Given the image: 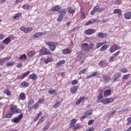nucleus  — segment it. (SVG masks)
Here are the masks:
<instances>
[{"label":"nucleus","instance_id":"obj_52","mask_svg":"<svg viewBox=\"0 0 131 131\" xmlns=\"http://www.w3.org/2000/svg\"><path fill=\"white\" fill-rule=\"evenodd\" d=\"M122 1L121 0H116L115 1V5L117 6H118V5H120Z\"/></svg>","mask_w":131,"mask_h":131},{"label":"nucleus","instance_id":"obj_51","mask_svg":"<svg viewBox=\"0 0 131 131\" xmlns=\"http://www.w3.org/2000/svg\"><path fill=\"white\" fill-rule=\"evenodd\" d=\"M81 19H85V13L83 11H82L81 12Z\"/></svg>","mask_w":131,"mask_h":131},{"label":"nucleus","instance_id":"obj_63","mask_svg":"<svg viewBox=\"0 0 131 131\" xmlns=\"http://www.w3.org/2000/svg\"><path fill=\"white\" fill-rule=\"evenodd\" d=\"M49 128H50V126H49V125L46 126L45 127H44L43 128V131H47V130H48V129H49Z\"/></svg>","mask_w":131,"mask_h":131},{"label":"nucleus","instance_id":"obj_13","mask_svg":"<svg viewBox=\"0 0 131 131\" xmlns=\"http://www.w3.org/2000/svg\"><path fill=\"white\" fill-rule=\"evenodd\" d=\"M94 32H95V31L93 29H90L85 31V34H88L89 35L93 34Z\"/></svg>","mask_w":131,"mask_h":131},{"label":"nucleus","instance_id":"obj_42","mask_svg":"<svg viewBox=\"0 0 131 131\" xmlns=\"http://www.w3.org/2000/svg\"><path fill=\"white\" fill-rule=\"evenodd\" d=\"M107 104H110L111 103H113L114 102V98H107Z\"/></svg>","mask_w":131,"mask_h":131},{"label":"nucleus","instance_id":"obj_29","mask_svg":"<svg viewBox=\"0 0 131 131\" xmlns=\"http://www.w3.org/2000/svg\"><path fill=\"white\" fill-rule=\"evenodd\" d=\"M67 13V10L65 8H63L61 10H59V14L63 15V16H64V15H66Z\"/></svg>","mask_w":131,"mask_h":131},{"label":"nucleus","instance_id":"obj_57","mask_svg":"<svg viewBox=\"0 0 131 131\" xmlns=\"http://www.w3.org/2000/svg\"><path fill=\"white\" fill-rule=\"evenodd\" d=\"M94 122H95V120H90L88 121V125H91V124H93V123H94Z\"/></svg>","mask_w":131,"mask_h":131},{"label":"nucleus","instance_id":"obj_10","mask_svg":"<svg viewBox=\"0 0 131 131\" xmlns=\"http://www.w3.org/2000/svg\"><path fill=\"white\" fill-rule=\"evenodd\" d=\"M70 53H71V51L70 49H69V48L63 49L62 51V54L63 55H69Z\"/></svg>","mask_w":131,"mask_h":131},{"label":"nucleus","instance_id":"obj_21","mask_svg":"<svg viewBox=\"0 0 131 131\" xmlns=\"http://www.w3.org/2000/svg\"><path fill=\"white\" fill-rule=\"evenodd\" d=\"M116 50H117V48L116 47V45H114L113 46H111L110 51L111 53H114V52H115V51H116Z\"/></svg>","mask_w":131,"mask_h":131},{"label":"nucleus","instance_id":"obj_54","mask_svg":"<svg viewBox=\"0 0 131 131\" xmlns=\"http://www.w3.org/2000/svg\"><path fill=\"white\" fill-rule=\"evenodd\" d=\"M85 71H86V69H84L82 71H80L79 73V75H81V74H84L85 73Z\"/></svg>","mask_w":131,"mask_h":131},{"label":"nucleus","instance_id":"obj_7","mask_svg":"<svg viewBox=\"0 0 131 131\" xmlns=\"http://www.w3.org/2000/svg\"><path fill=\"white\" fill-rule=\"evenodd\" d=\"M114 14H118V17L119 18L122 15V11L120 9H116L114 10Z\"/></svg>","mask_w":131,"mask_h":131},{"label":"nucleus","instance_id":"obj_20","mask_svg":"<svg viewBox=\"0 0 131 131\" xmlns=\"http://www.w3.org/2000/svg\"><path fill=\"white\" fill-rule=\"evenodd\" d=\"M10 60H11V57L10 56L1 58V62L2 63V65H3L4 63H5V62H6V61H10Z\"/></svg>","mask_w":131,"mask_h":131},{"label":"nucleus","instance_id":"obj_26","mask_svg":"<svg viewBox=\"0 0 131 131\" xmlns=\"http://www.w3.org/2000/svg\"><path fill=\"white\" fill-rule=\"evenodd\" d=\"M20 100H24L26 99V95L24 93H21L19 95Z\"/></svg>","mask_w":131,"mask_h":131},{"label":"nucleus","instance_id":"obj_19","mask_svg":"<svg viewBox=\"0 0 131 131\" xmlns=\"http://www.w3.org/2000/svg\"><path fill=\"white\" fill-rule=\"evenodd\" d=\"M20 86L24 88H28V86H29V83L27 82L24 81L20 83Z\"/></svg>","mask_w":131,"mask_h":131},{"label":"nucleus","instance_id":"obj_59","mask_svg":"<svg viewBox=\"0 0 131 131\" xmlns=\"http://www.w3.org/2000/svg\"><path fill=\"white\" fill-rule=\"evenodd\" d=\"M39 105V104L37 103H36L33 106V108L34 109H37V108H38V106Z\"/></svg>","mask_w":131,"mask_h":131},{"label":"nucleus","instance_id":"obj_6","mask_svg":"<svg viewBox=\"0 0 131 131\" xmlns=\"http://www.w3.org/2000/svg\"><path fill=\"white\" fill-rule=\"evenodd\" d=\"M41 53L43 55H52V52L46 48H43L41 49Z\"/></svg>","mask_w":131,"mask_h":131},{"label":"nucleus","instance_id":"obj_47","mask_svg":"<svg viewBox=\"0 0 131 131\" xmlns=\"http://www.w3.org/2000/svg\"><path fill=\"white\" fill-rule=\"evenodd\" d=\"M120 71L123 73H126L127 72V69L125 68H123L120 70Z\"/></svg>","mask_w":131,"mask_h":131},{"label":"nucleus","instance_id":"obj_41","mask_svg":"<svg viewBox=\"0 0 131 131\" xmlns=\"http://www.w3.org/2000/svg\"><path fill=\"white\" fill-rule=\"evenodd\" d=\"M100 66H101V67H106L107 66V63H106L105 62H103V61H101L99 62Z\"/></svg>","mask_w":131,"mask_h":131},{"label":"nucleus","instance_id":"obj_25","mask_svg":"<svg viewBox=\"0 0 131 131\" xmlns=\"http://www.w3.org/2000/svg\"><path fill=\"white\" fill-rule=\"evenodd\" d=\"M96 22V19H92L91 20L89 21L88 22L85 24V26H88V25H91V24H93Z\"/></svg>","mask_w":131,"mask_h":131},{"label":"nucleus","instance_id":"obj_45","mask_svg":"<svg viewBox=\"0 0 131 131\" xmlns=\"http://www.w3.org/2000/svg\"><path fill=\"white\" fill-rule=\"evenodd\" d=\"M116 59V56H113L111 57L109 61H110V62H114V61H115Z\"/></svg>","mask_w":131,"mask_h":131},{"label":"nucleus","instance_id":"obj_38","mask_svg":"<svg viewBox=\"0 0 131 131\" xmlns=\"http://www.w3.org/2000/svg\"><path fill=\"white\" fill-rule=\"evenodd\" d=\"M34 54H35V52H34V50H32L28 53L27 55L28 56V57H32V56H33Z\"/></svg>","mask_w":131,"mask_h":131},{"label":"nucleus","instance_id":"obj_3","mask_svg":"<svg viewBox=\"0 0 131 131\" xmlns=\"http://www.w3.org/2000/svg\"><path fill=\"white\" fill-rule=\"evenodd\" d=\"M23 118V115L19 114L17 117L11 119V122L13 123H19V122Z\"/></svg>","mask_w":131,"mask_h":131},{"label":"nucleus","instance_id":"obj_32","mask_svg":"<svg viewBox=\"0 0 131 131\" xmlns=\"http://www.w3.org/2000/svg\"><path fill=\"white\" fill-rule=\"evenodd\" d=\"M29 74H30V71H28L25 73H24L23 74V76L21 78V80L24 79V78H25V77H26V76H27L28 75H29Z\"/></svg>","mask_w":131,"mask_h":131},{"label":"nucleus","instance_id":"obj_5","mask_svg":"<svg viewBox=\"0 0 131 131\" xmlns=\"http://www.w3.org/2000/svg\"><path fill=\"white\" fill-rule=\"evenodd\" d=\"M77 57L79 61L83 63V59H84V58L83 57V54H82L81 52H79L77 53Z\"/></svg>","mask_w":131,"mask_h":131},{"label":"nucleus","instance_id":"obj_36","mask_svg":"<svg viewBox=\"0 0 131 131\" xmlns=\"http://www.w3.org/2000/svg\"><path fill=\"white\" fill-rule=\"evenodd\" d=\"M20 15H21V13H18L14 14V16L12 17V19L13 20H15V19H17V18H19Z\"/></svg>","mask_w":131,"mask_h":131},{"label":"nucleus","instance_id":"obj_37","mask_svg":"<svg viewBox=\"0 0 131 131\" xmlns=\"http://www.w3.org/2000/svg\"><path fill=\"white\" fill-rule=\"evenodd\" d=\"M68 13L69 14H74L75 13V10L70 8H68Z\"/></svg>","mask_w":131,"mask_h":131},{"label":"nucleus","instance_id":"obj_9","mask_svg":"<svg viewBox=\"0 0 131 131\" xmlns=\"http://www.w3.org/2000/svg\"><path fill=\"white\" fill-rule=\"evenodd\" d=\"M98 36L100 38H105V37H107V36H108V34L106 33H101V32H100V33H98Z\"/></svg>","mask_w":131,"mask_h":131},{"label":"nucleus","instance_id":"obj_31","mask_svg":"<svg viewBox=\"0 0 131 131\" xmlns=\"http://www.w3.org/2000/svg\"><path fill=\"white\" fill-rule=\"evenodd\" d=\"M46 120V117L45 116H42L41 118L39 119L38 121V124L39 123H42V122H43L45 120Z\"/></svg>","mask_w":131,"mask_h":131},{"label":"nucleus","instance_id":"obj_43","mask_svg":"<svg viewBox=\"0 0 131 131\" xmlns=\"http://www.w3.org/2000/svg\"><path fill=\"white\" fill-rule=\"evenodd\" d=\"M13 114H14V113H13L12 112L11 113H8L6 115V118H11V117H12V116H13Z\"/></svg>","mask_w":131,"mask_h":131},{"label":"nucleus","instance_id":"obj_64","mask_svg":"<svg viewBox=\"0 0 131 131\" xmlns=\"http://www.w3.org/2000/svg\"><path fill=\"white\" fill-rule=\"evenodd\" d=\"M86 131H94V128L90 127L88 129H87Z\"/></svg>","mask_w":131,"mask_h":131},{"label":"nucleus","instance_id":"obj_24","mask_svg":"<svg viewBox=\"0 0 131 131\" xmlns=\"http://www.w3.org/2000/svg\"><path fill=\"white\" fill-rule=\"evenodd\" d=\"M124 17L125 19H131V12H128L124 14Z\"/></svg>","mask_w":131,"mask_h":131},{"label":"nucleus","instance_id":"obj_34","mask_svg":"<svg viewBox=\"0 0 131 131\" xmlns=\"http://www.w3.org/2000/svg\"><path fill=\"white\" fill-rule=\"evenodd\" d=\"M27 59V56H26V54H23L19 57V60H20L21 61L26 60Z\"/></svg>","mask_w":131,"mask_h":131},{"label":"nucleus","instance_id":"obj_33","mask_svg":"<svg viewBox=\"0 0 131 131\" xmlns=\"http://www.w3.org/2000/svg\"><path fill=\"white\" fill-rule=\"evenodd\" d=\"M3 93L5 95H7V96H8V97H9V96H11L12 95V94H11V92H10V91H9L8 90H7V89L4 90Z\"/></svg>","mask_w":131,"mask_h":131},{"label":"nucleus","instance_id":"obj_27","mask_svg":"<svg viewBox=\"0 0 131 131\" xmlns=\"http://www.w3.org/2000/svg\"><path fill=\"white\" fill-rule=\"evenodd\" d=\"M108 48H109V45H105L100 49V51L101 52H103V51H106V49H108Z\"/></svg>","mask_w":131,"mask_h":131},{"label":"nucleus","instance_id":"obj_12","mask_svg":"<svg viewBox=\"0 0 131 131\" xmlns=\"http://www.w3.org/2000/svg\"><path fill=\"white\" fill-rule=\"evenodd\" d=\"M30 79H32V80H36L37 79V75L35 74H32L29 76Z\"/></svg>","mask_w":131,"mask_h":131},{"label":"nucleus","instance_id":"obj_55","mask_svg":"<svg viewBox=\"0 0 131 131\" xmlns=\"http://www.w3.org/2000/svg\"><path fill=\"white\" fill-rule=\"evenodd\" d=\"M86 117H88V114H85V115H83L82 116H81L80 117V119H81V120H83V119H85V118H86Z\"/></svg>","mask_w":131,"mask_h":131},{"label":"nucleus","instance_id":"obj_22","mask_svg":"<svg viewBox=\"0 0 131 131\" xmlns=\"http://www.w3.org/2000/svg\"><path fill=\"white\" fill-rule=\"evenodd\" d=\"M48 94H49V95H54V96H57V92H56V90L54 89L49 90Z\"/></svg>","mask_w":131,"mask_h":131},{"label":"nucleus","instance_id":"obj_15","mask_svg":"<svg viewBox=\"0 0 131 131\" xmlns=\"http://www.w3.org/2000/svg\"><path fill=\"white\" fill-rule=\"evenodd\" d=\"M43 34H45V33L43 32L37 33L34 35V38H38V37H41L42 35H43Z\"/></svg>","mask_w":131,"mask_h":131},{"label":"nucleus","instance_id":"obj_44","mask_svg":"<svg viewBox=\"0 0 131 131\" xmlns=\"http://www.w3.org/2000/svg\"><path fill=\"white\" fill-rule=\"evenodd\" d=\"M102 104H104V105L108 104V101L107 98L103 99L101 100Z\"/></svg>","mask_w":131,"mask_h":131},{"label":"nucleus","instance_id":"obj_16","mask_svg":"<svg viewBox=\"0 0 131 131\" xmlns=\"http://www.w3.org/2000/svg\"><path fill=\"white\" fill-rule=\"evenodd\" d=\"M103 78L104 79V80H103L104 83H107V82H109V81L111 80V79L109 76H104L103 77Z\"/></svg>","mask_w":131,"mask_h":131},{"label":"nucleus","instance_id":"obj_56","mask_svg":"<svg viewBox=\"0 0 131 131\" xmlns=\"http://www.w3.org/2000/svg\"><path fill=\"white\" fill-rule=\"evenodd\" d=\"M77 82H78V81L76 79L73 80L72 82V85H75Z\"/></svg>","mask_w":131,"mask_h":131},{"label":"nucleus","instance_id":"obj_62","mask_svg":"<svg viewBox=\"0 0 131 131\" xmlns=\"http://www.w3.org/2000/svg\"><path fill=\"white\" fill-rule=\"evenodd\" d=\"M49 62H50V58H49L44 60V63H45V64H48Z\"/></svg>","mask_w":131,"mask_h":131},{"label":"nucleus","instance_id":"obj_30","mask_svg":"<svg viewBox=\"0 0 131 131\" xmlns=\"http://www.w3.org/2000/svg\"><path fill=\"white\" fill-rule=\"evenodd\" d=\"M63 18H64V16L63 14H61V13H59L58 17L57 18V21L58 22H60V21H62V20H63Z\"/></svg>","mask_w":131,"mask_h":131},{"label":"nucleus","instance_id":"obj_23","mask_svg":"<svg viewBox=\"0 0 131 131\" xmlns=\"http://www.w3.org/2000/svg\"><path fill=\"white\" fill-rule=\"evenodd\" d=\"M11 41H12V39H10L7 37L3 40V43H4V45H8Z\"/></svg>","mask_w":131,"mask_h":131},{"label":"nucleus","instance_id":"obj_49","mask_svg":"<svg viewBox=\"0 0 131 131\" xmlns=\"http://www.w3.org/2000/svg\"><path fill=\"white\" fill-rule=\"evenodd\" d=\"M60 105H61V101H58L57 103H56L54 105V108H57V107H60Z\"/></svg>","mask_w":131,"mask_h":131},{"label":"nucleus","instance_id":"obj_4","mask_svg":"<svg viewBox=\"0 0 131 131\" xmlns=\"http://www.w3.org/2000/svg\"><path fill=\"white\" fill-rule=\"evenodd\" d=\"M20 29L21 31L24 32L25 33H28L29 32H31V31H32V30H33L32 27H25L24 26L21 27L20 28Z\"/></svg>","mask_w":131,"mask_h":131},{"label":"nucleus","instance_id":"obj_39","mask_svg":"<svg viewBox=\"0 0 131 131\" xmlns=\"http://www.w3.org/2000/svg\"><path fill=\"white\" fill-rule=\"evenodd\" d=\"M89 51L90 50H95V44L94 43H91L89 46Z\"/></svg>","mask_w":131,"mask_h":131},{"label":"nucleus","instance_id":"obj_17","mask_svg":"<svg viewBox=\"0 0 131 131\" xmlns=\"http://www.w3.org/2000/svg\"><path fill=\"white\" fill-rule=\"evenodd\" d=\"M110 95H111V90L108 89L104 91V97H108V96H110Z\"/></svg>","mask_w":131,"mask_h":131},{"label":"nucleus","instance_id":"obj_2","mask_svg":"<svg viewBox=\"0 0 131 131\" xmlns=\"http://www.w3.org/2000/svg\"><path fill=\"white\" fill-rule=\"evenodd\" d=\"M11 111L13 113H21V110L17 107V105H11L10 106Z\"/></svg>","mask_w":131,"mask_h":131},{"label":"nucleus","instance_id":"obj_58","mask_svg":"<svg viewBox=\"0 0 131 131\" xmlns=\"http://www.w3.org/2000/svg\"><path fill=\"white\" fill-rule=\"evenodd\" d=\"M130 74H128V75H125L123 76L122 79H127L128 78V76H129Z\"/></svg>","mask_w":131,"mask_h":131},{"label":"nucleus","instance_id":"obj_11","mask_svg":"<svg viewBox=\"0 0 131 131\" xmlns=\"http://www.w3.org/2000/svg\"><path fill=\"white\" fill-rule=\"evenodd\" d=\"M94 9V11H95V12H102V11H104V10H105L104 8H100L99 6H95L93 8Z\"/></svg>","mask_w":131,"mask_h":131},{"label":"nucleus","instance_id":"obj_28","mask_svg":"<svg viewBox=\"0 0 131 131\" xmlns=\"http://www.w3.org/2000/svg\"><path fill=\"white\" fill-rule=\"evenodd\" d=\"M14 64L15 62L14 61H8L5 63V66L10 67V66H13V65H14Z\"/></svg>","mask_w":131,"mask_h":131},{"label":"nucleus","instance_id":"obj_14","mask_svg":"<svg viewBox=\"0 0 131 131\" xmlns=\"http://www.w3.org/2000/svg\"><path fill=\"white\" fill-rule=\"evenodd\" d=\"M60 9L61 6L57 5L52 8L51 11H52L53 12H56V11H57L58 12V11H59Z\"/></svg>","mask_w":131,"mask_h":131},{"label":"nucleus","instance_id":"obj_40","mask_svg":"<svg viewBox=\"0 0 131 131\" xmlns=\"http://www.w3.org/2000/svg\"><path fill=\"white\" fill-rule=\"evenodd\" d=\"M65 60H60L57 63L56 66L59 67L60 65H63V64H65Z\"/></svg>","mask_w":131,"mask_h":131},{"label":"nucleus","instance_id":"obj_61","mask_svg":"<svg viewBox=\"0 0 131 131\" xmlns=\"http://www.w3.org/2000/svg\"><path fill=\"white\" fill-rule=\"evenodd\" d=\"M77 121V119H72V120L70 122H71V123H73V124H75V123H76Z\"/></svg>","mask_w":131,"mask_h":131},{"label":"nucleus","instance_id":"obj_35","mask_svg":"<svg viewBox=\"0 0 131 131\" xmlns=\"http://www.w3.org/2000/svg\"><path fill=\"white\" fill-rule=\"evenodd\" d=\"M30 8H31V6L29 5H25L23 6V9H24V10H26V11H27V10H29Z\"/></svg>","mask_w":131,"mask_h":131},{"label":"nucleus","instance_id":"obj_48","mask_svg":"<svg viewBox=\"0 0 131 131\" xmlns=\"http://www.w3.org/2000/svg\"><path fill=\"white\" fill-rule=\"evenodd\" d=\"M34 101L32 99H30L28 102V106H30V105H32V104H34Z\"/></svg>","mask_w":131,"mask_h":131},{"label":"nucleus","instance_id":"obj_1","mask_svg":"<svg viewBox=\"0 0 131 131\" xmlns=\"http://www.w3.org/2000/svg\"><path fill=\"white\" fill-rule=\"evenodd\" d=\"M46 45L49 46V49L51 50V51H52V52H54L55 50H56V42H53L52 41H46Z\"/></svg>","mask_w":131,"mask_h":131},{"label":"nucleus","instance_id":"obj_18","mask_svg":"<svg viewBox=\"0 0 131 131\" xmlns=\"http://www.w3.org/2000/svg\"><path fill=\"white\" fill-rule=\"evenodd\" d=\"M77 90H78V86L77 85L73 86L71 89V92L72 93V94H74V93H75V92H76Z\"/></svg>","mask_w":131,"mask_h":131},{"label":"nucleus","instance_id":"obj_50","mask_svg":"<svg viewBox=\"0 0 131 131\" xmlns=\"http://www.w3.org/2000/svg\"><path fill=\"white\" fill-rule=\"evenodd\" d=\"M92 76L93 77H95V76H97V75H100V72H95L92 73Z\"/></svg>","mask_w":131,"mask_h":131},{"label":"nucleus","instance_id":"obj_8","mask_svg":"<svg viewBox=\"0 0 131 131\" xmlns=\"http://www.w3.org/2000/svg\"><path fill=\"white\" fill-rule=\"evenodd\" d=\"M82 50L85 51H90V47H89V44L88 43H84L81 45Z\"/></svg>","mask_w":131,"mask_h":131},{"label":"nucleus","instance_id":"obj_46","mask_svg":"<svg viewBox=\"0 0 131 131\" xmlns=\"http://www.w3.org/2000/svg\"><path fill=\"white\" fill-rule=\"evenodd\" d=\"M79 128H80V125H79V124H77L74 125L75 130H77V129H79Z\"/></svg>","mask_w":131,"mask_h":131},{"label":"nucleus","instance_id":"obj_60","mask_svg":"<svg viewBox=\"0 0 131 131\" xmlns=\"http://www.w3.org/2000/svg\"><path fill=\"white\" fill-rule=\"evenodd\" d=\"M102 46H103V43L102 42L98 43L96 46V49H99V48L102 47Z\"/></svg>","mask_w":131,"mask_h":131},{"label":"nucleus","instance_id":"obj_53","mask_svg":"<svg viewBox=\"0 0 131 131\" xmlns=\"http://www.w3.org/2000/svg\"><path fill=\"white\" fill-rule=\"evenodd\" d=\"M114 82L117 81L118 79H119V75H116L114 76Z\"/></svg>","mask_w":131,"mask_h":131}]
</instances>
